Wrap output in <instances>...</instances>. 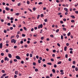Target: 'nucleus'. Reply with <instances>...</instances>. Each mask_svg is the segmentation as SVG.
Returning <instances> with one entry per match:
<instances>
[{"mask_svg": "<svg viewBox=\"0 0 78 78\" xmlns=\"http://www.w3.org/2000/svg\"><path fill=\"white\" fill-rule=\"evenodd\" d=\"M43 25L42 24H41V25H39L38 26V29H39L40 28H42Z\"/></svg>", "mask_w": 78, "mask_h": 78, "instance_id": "1", "label": "nucleus"}, {"mask_svg": "<svg viewBox=\"0 0 78 78\" xmlns=\"http://www.w3.org/2000/svg\"><path fill=\"white\" fill-rule=\"evenodd\" d=\"M11 43H13L14 42V44H15L16 42V41L14 40V39H12L11 40Z\"/></svg>", "mask_w": 78, "mask_h": 78, "instance_id": "2", "label": "nucleus"}, {"mask_svg": "<svg viewBox=\"0 0 78 78\" xmlns=\"http://www.w3.org/2000/svg\"><path fill=\"white\" fill-rule=\"evenodd\" d=\"M5 61H9V58H7V57H5L4 58Z\"/></svg>", "mask_w": 78, "mask_h": 78, "instance_id": "3", "label": "nucleus"}, {"mask_svg": "<svg viewBox=\"0 0 78 78\" xmlns=\"http://www.w3.org/2000/svg\"><path fill=\"white\" fill-rule=\"evenodd\" d=\"M16 59H20L21 58L20 57H19V56H16Z\"/></svg>", "mask_w": 78, "mask_h": 78, "instance_id": "4", "label": "nucleus"}, {"mask_svg": "<svg viewBox=\"0 0 78 78\" xmlns=\"http://www.w3.org/2000/svg\"><path fill=\"white\" fill-rule=\"evenodd\" d=\"M60 72H61L60 74L61 75H63L64 74V72H63V70H60Z\"/></svg>", "mask_w": 78, "mask_h": 78, "instance_id": "5", "label": "nucleus"}, {"mask_svg": "<svg viewBox=\"0 0 78 78\" xmlns=\"http://www.w3.org/2000/svg\"><path fill=\"white\" fill-rule=\"evenodd\" d=\"M8 56L9 58H12V55L10 54H8Z\"/></svg>", "mask_w": 78, "mask_h": 78, "instance_id": "6", "label": "nucleus"}, {"mask_svg": "<svg viewBox=\"0 0 78 78\" xmlns=\"http://www.w3.org/2000/svg\"><path fill=\"white\" fill-rule=\"evenodd\" d=\"M3 46V44L2 43L0 44V48H2V46Z\"/></svg>", "mask_w": 78, "mask_h": 78, "instance_id": "7", "label": "nucleus"}, {"mask_svg": "<svg viewBox=\"0 0 78 78\" xmlns=\"http://www.w3.org/2000/svg\"><path fill=\"white\" fill-rule=\"evenodd\" d=\"M64 10L66 11V12H68V9L67 8H64Z\"/></svg>", "mask_w": 78, "mask_h": 78, "instance_id": "8", "label": "nucleus"}, {"mask_svg": "<svg viewBox=\"0 0 78 78\" xmlns=\"http://www.w3.org/2000/svg\"><path fill=\"white\" fill-rule=\"evenodd\" d=\"M5 9H6L7 11H9V10H10V9L9 8L6 7Z\"/></svg>", "mask_w": 78, "mask_h": 78, "instance_id": "9", "label": "nucleus"}, {"mask_svg": "<svg viewBox=\"0 0 78 78\" xmlns=\"http://www.w3.org/2000/svg\"><path fill=\"white\" fill-rule=\"evenodd\" d=\"M48 20L47 19H45L44 20V21L45 22H47L48 21Z\"/></svg>", "mask_w": 78, "mask_h": 78, "instance_id": "10", "label": "nucleus"}, {"mask_svg": "<svg viewBox=\"0 0 78 78\" xmlns=\"http://www.w3.org/2000/svg\"><path fill=\"white\" fill-rule=\"evenodd\" d=\"M24 47H25V48H27V47H28V45L27 44H24Z\"/></svg>", "mask_w": 78, "mask_h": 78, "instance_id": "11", "label": "nucleus"}, {"mask_svg": "<svg viewBox=\"0 0 78 78\" xmlns=\"http://www.w3.org/2000/svg\"><path fill=\"white\" fill-rule=\"evenodd\" d=\"M18 73V71H16L15 72V74H16V75H17Z\"/></svg>", "mask_w": 78, "mask_h": 78, "instance_id": "12", "label": "nucleus"}, {"mask_svg": "<svg viewBox=\"0 0 78 78\" xmlns=\"http://www.w3.org/2000/svg\"><path fill=\"white\" fill-rule=\"evenodd\" d=\"M52 72H53V73H55V69H52Z\"/></svg>", "mask_w": 78, "mask_h": 78, "instance_id": "13", "label": "nucleus"}, {"mask_svg": "<svg viewBox=\"0 0 78 78\" xmlns=\"http://www.w3.org/2000/svg\"><path fill=\"white\" fill-rule=\"evenodd\" d=\"M24 30H25V31H27V28L25 27H23Z\"/></svg>", "mask_w": 78, "mask_h": 78, "instance_id": "14", "label": "nucleus"}, {"mask_svg": "<svg viewBox=\"0 0 78 78\" xmlns=\"http://www.w3.org/2000/svg\"><path fill=\"white\" fill-rule=\"evenodd\" d=\"M20 34V31H18L17 32V34Z\"/></svg>", "mask_w": 78, "mask_h": 78, "instance_id": "15", "label": "nucleus"}, {"mask_svg": "<svg viewBox=\"0 0 78 78\" xmlns=\"http://www.w3.org/2000/svg\"><path fill=\"white\" fill-rule=\"evenodd\" d=\"M16 37L18 39L19 37V35L18 34L16 35Z\"/></svg>", "mask_w": 78, "mask_h": 78, "instance_id": "16", "label": "nucleus"}, {"mask_svg": "<svg viewBox=\"0 0 78 78\" xmlns=\"http://www.w3.org/2000/svg\"><path fill=\"white\" fill-rule=\"evenodd\" d=\"M1 56H4V53L3 52L1 53Z\"/></svg>", "mask_w": 78, "mask_h": 78, "instance_id": "17", "label": "nucleus"}, {"mask_svg": "<svg viewBox=\"0 0 78 78\" xmlns=\"http://www.w3.org/2000/svg\"><path fill=\"white\" fill-rule=\"evenodd\" d=\"M39 17H40V15H38L37 17V19H39Z\"/></svg>", "mask_w": 78, "mask_h": 78, "instance_id": "18", "label": "nucleus"}, {"mask_svg": "<svg viewBox=\"0 0 78 78\" xmlns=\"http://www.w3.org/2000/svg\"><path fill=\"white\" fill-rule=\"evenodd\" d=\"M50 36L51 37H54V36L53 35L51 34L50 35Z\"/></svg>", "mask_w": 78, "mask_h": 78, "instance_id": "19", "label": "nucleus"}, {"mask_svg": "<svg viewBox=\"0 0 78 78\" xmlns=\"http://www.w3.org/2000/svg\"><path fill=\"white\" fill-rule=\"evenodd\" d=\"M40 16H41V17H44V16L43 14H41Z\"/></svg>", "mask_w": 78, "mask_h": 78, "instance_id": "20", "label": "nucleus"}, {"mask_svg": "<svg viewBox=\"0 0 78 78\" xmlns=\"http://www.w3.org/2000/svg\"><path fill=\"white\" fill-rule=\"evenodd\" d=\"M70 32H69L67 34V36H70Z\"/></svg>", "mask_w": 78, "mask_h": 78, "instance_id": "21", "label": "nucleus"}, {"mask_svg": "<svg viewBox=\"0 0 78 78\" xmlns=\"http://www.w3.org/2000/svg\"><path fill=\"white\" fill-rule=\"evenodd\" d=\"M5 51L6 52V53H8V52H9V50L8 49H6L5 50Z\"/></svg>", "mask_w": 78, "mask_h": 78, "instance_id": "22", "label": "nucleus"}, {"mask_svg": "<svg viewBox=\"0 0 78 78\" xmlns=\"http://www.w3.org/2000/svg\"><path fill=\"white\" fill-rule=\"evenodd\" d=\"M59 29H57L56 30L55 32L56 33H58V32H59Z\"/></svg>", "mask_w": 78, "mask_h": 78, "instance_id": "23", "label": "nucleus"}, {"mask_svg": "<svg viewBox=\"0 0 78 78\" xmlns=\"http://www.w3.org/2000/svg\"><path fill=\"white\" fill-rule=\"evenodd\" d=\"M54 67L55 68H56V67H57V66L55 64L54 65Z\"/></svg>", "mask_w": 78, "mask_h": 78, "instance_id": "24", "label": "nucleus"}, {"mask_svg": "<svg viewBox=\"0 0 78 78\" xmlns=\"http://www.w3.org/2000/svg\"><path fill=\"white\" fill-rule=\"evenodd\" d=\"M64 51H66V49H67V47H66V46L65 47H64Z\"/></svg>", "mask_w": 78, "mask_h": 78, "instance_id": "25", "label": "nucleus"}, {"mask_svg": "<svg viewBox=\"0 0 78 78\" xmlns=\"http://www.w3.org/2000/svg\"><path fill=\"white\" fill-rule=\"evenodd\" d=\"M47 64H48V65H51V63L48 62V63H47Z\"/></svg>", "mask_w": 78, "mask_h": 78, "instance_id": "26", "label": "nucleus"}, {"mask_svg": "<svg viewBox=\"0 0 78 78\" xmlns=\"http://www.w3.org/2000/svg\"><path fill=\"white\" fill-rule=\"evenodd\" d=\"M61 62L59 61V62H58L57 64H61Z\"/></svg>", "mask_w": 78, "mask_h": 78, "instance_id": "27", "label": "nucleus"}, {"mask_svg": "<svg viewBox=\"0 0 78 78\" xmlns=\"http://www.w3.org/2000/svg\"><path fill=\"white\" fill-rule=\"evenodd\" d=\"M71 22L72 23H73V22H75V20H72Z\"/></svg>", "mask_w": 78, "mask_h": 78, "instance_id": "28", "label": "nucleus"}, {"mask_svg": "<svg viewBox=\"0 0 78 78\" xmlns=\"http://www.w3.org/2000/svg\"><path fill=\"white\" fill-rule=\"evenodd\" d=\"M28 10H29V11H30V12H32V10H31V9H28Z\"/></svg>", "mask_w": 78, "mask_h": 78, "instance_id": "29", "label": "nucleus"}, {"mask_svg": "<svg viewBox=\"0 0 78 78\" xmlns=\"http://www.w3.org/2000/svg\"><path fill=\"white\" fill-rule=\"evenodd\" d=\"M5 10H3V14H5Z\"/></svg>", "mask_w": 78, "mask_h": 78, "instance_id": "30", "label": "nucleus"}, {"mask_svg": "<svg viewBox=\"0 0 78 78\" xmlns=\"http://www.w3.org/2000/svg\"><path fill=\"white\" fill-rule=\"evenodd\" d=\"M30 57L31 58V57H32V56H33V55H32V54H30Z\"/></svg>", "mask_w": 78, "mask_h": 78, "instance_id": "31", "label": "nucleus"}, {"mask_svg": "<svg viewBox=\"0 0 78 78\" xmlns=\"http://www.w3.org/2000/svg\"><path fill=\"white\" fill-rule=\"evenodd\" d=\"M75 70L76 71H77L78 70V68L76 67L75 68Z\"/></svg>", "mask_w": 78, "mask_h": 78, "instance_id": "32", "label": "nucleus"}, {"mask_svg": "<svg viewBox=\"0 0 78 78\" xmlns=\"http://www.w3.org/2000/svg\"><path fill=\"white\" fill-rule=\"evenodd\" d=\"M35 72H38V69H35Z\"/></svg>", "mask_w": 78, "mask_h": 78, "instance_id": "33", "label": "nucleus"}, {"mask_svg": "<svg viewBox=\"0 0 78 78\" xmlns=\"http://www.w3.org/2000/svg\"><path fill=\"white\" fill-rule=\"evenodd\" d=\"M38 63H41V60H40L39 59L38 60Z\"/></svg>", "mask_w": 78, "mask_h": 78, "instance_id": "34", "label": "nucleus"}, {"mask_svg": "<svg viewBox=\"0 0 78 78\" xmlns=\"http://www.w3.org/2000/svg\"><path fill=\"white\" fill-rule=\"evenodd\" d=\"M14 62H17V60L16 59H14Z\"/></svg>", "mask_w": 78, "mask_h": 78, "instance_id": "35", "label": "nucleus"}, {"mask_svg": "<svg viewBox=\"0 0 78 78\" xmlns=\"http://www.w3.org/2000/svg\"><path fill=\"white\" fill-rule=\"evenodd\" d=\"M72 68L73 69H75V66H72Z\"/></svg>", "mask_w": 78, "mask_h": 78, "instance_id": "36", "label": "nucleus"}, {"mask_svg": "<svg viewBox=\"0 0 78 78\" xmlns=\"http://www.w3.org/2000/svg\"><path fill=\"white\" fill-rule=\"evenodd\" d=\"M15 14H16V16H19V13H16Z\"/></svg>", "mask_w": 78, "mask_h": 78, "instance_id": "37", "label": "nucleus"}, {"mask_svg": "<svg viewBox=\"0 0 78 78\" xmlns=\"http://www.w3.org/2000/svg\"><path fill=\"white\" fill-rule=\"evenodd\" d=\"M22 36L23 37H25V34H22Z\"/></svg>", "mask_w": 78, "mask_h": 78, "instance_id": "38", "label": "nucleus"}, {"mask_svg": "<svg viewBox=\"0 0 78 78\" xmlns=\"http://www.w3.org/2000/svg\"><path fill=\"white\" fill-rule=\"evenodd\" d=\"M63 30L64 31H66V28H63Z\"/></svg>", "mask_w": 78, "mask_h": 78, "instance_id": "39", "label": "nucleus"}, {"mask_svg": "<svg viewBox=\"0 0 78 78\" xmlns=\"http://www.w3.org/2000/svg\"><path fill=\"white\" fill-rule=\"evenodd\" d=\"M7 25L8 26H10L11 25V24L10 23H7Z\"/></svg>", "mask_w": 78, "mask_h": 78, "instance_id": "40", "label": "nucleus"}, {"mask_svg": "<svg viewBox=\"0 0 78 78\" xmlns=\"http://www.w3.org/2000/svg\"><path fill=\"white\" fill-rule=\"evenodd\" d=\"M41 4H42V2H41L38 3V5H41Z\"/></svg>", "mask_w": 78, "mask_h": 78, "instance_id": "41", "label": "nucleus"}, {"mask_svg": "<svg viewBox=\"0 0 78 78\" xmlns=\"http://www.w3.org/2000/svg\"><path fill=\"white\" fill-rule=\"evenodd\" d=\"M66 46L68 47L69 46V44L68 43H67L66 44Z\"/></svg>", "mask_w": 78, "mask_h": 78, "instance_id": "42", "label": "nucleus"}, {"mask_svg": "<svg viewBox=\"0 0 78 78\" xmlns=\"http://www.w3.org/2000/svg\"><path fill=\"white\" fill-rule=\"evenodd\" d=\"M46 66H47V65H46L45 64L43 65V67H46Z\"/></svg>", "mask_w": 78, "mask_h": 78, "instance_id": "43", "label": "nucleus"}, {"mask_svg": "<svg viewBox=\"0 0 78 78\" xmlns=\"http://www.w3.org/2000/svg\"><path fill=\"white\" fill-rule=\"evenodd\" d=\"M1 62L2 63H3V62H4V60H2L1 61Z\"/></svg>", "mask_w": 78, "mask_h": 78, "instance_id": "44", "label": "nucleus"}, {"mask_svg": "<svg viewBox=\"0 0 78 78\" xmlns=\"http://www.w3.org/2000/svg\"><path fill=\"white\" fill-rule=\"evenodd\" d=\"M61 39H63V36L62 35L61 36Z\"/></svg>", "mask_w": 78, "mask_h": 78, "instance_id": "45", "label": "nucleus"}, {"mask_svg": "<svg viewBox=\"0 0 78 78\" xmlns=\"http://www.w3.org/2000/svg\"><path fill=\"white\" fill-rule=\"evenodd\" d=\"M6 75V74H4L2 76H5Z\"/></svg>", "mask_w": 78, "mask_h": 78, "instance_id": "46", "label": "nucleus"}, {"mask_svg": "<svg viewBox=\"0 0 78 78\" xmlns=\"http://www.w3.org/2000/svg\"><path fill=\"white\" fill-rule=\"evenodd\" d=\"M51 61H54V59H53V58H51Z\"/></svg>", "mask_w": 78, "mask_h": 78, "instance_id": "47", "label": "nucleus"}, {"mask_svg": "<svg viewBox=\"0 0 78 78\" xmlns=\"http://www.w3.org/2000/svg\"><path fill=\"white\" fill-rule=\"evenodd\" d=\"M67 56H68V55H67V54H66V55H65V58H67Z\"/></svg>", "mask_w": 78, "mask_h": 78, "instance_id": "48", "label": "nucleus"}, {"mask_svg": "<svg viewBox=\"0 0 78 78\" xmlns=\"http://www.w3.org/2000/svg\"><path fill=\"white\" fill-rule=\"evenodd\" d=\"M71 17L73 19H75V16H71Z\"/></svg>", "mask_w": 78, "mask_h": 78, "instance_id": "49", "label": "nucleus"}, {"mask_svg": "<svg viewBox=\"0 0 78 78\" xmlns=\"http://www.w3.org/2000/svg\"><path fill=\"white\" fill-rule=\"evenodd\" d=\"M66 18H64L63 20V21H64V22H66Z\"/></svg>", "mask_w": 78, "mask_h": 78, "instance_id": "50", "label": "nucleus"}, {"mask_svg": "<svg viewBox=\"0 0 78 78\" xmlns=\"http://www.w3.org/2000/svg\"><path fill=\"white\" fill-rule=\"evenodd\" d=\"M23 41H20V44H23Z\"/></svg>", "mask_w": 78, "mask_h": 78, "instance_id": "51", "label": "nucleus"}, {"mask_svg": "<svg viewBox=\"0 0 78 78\" xmlns=\"http://www.w3.org/2000/svg\"><path fill=\"white\" fill-rule=\"evenodd\" d=\"M27 4H28V5H29V4H30V2H29V1H27Z\"/></svg>", "mask_w": 78, "mask_h": 78, "instance_id": "52", "label": "nucleus"}, {"mask_svg": "<svg viewBox=\"0 0 78 78\" xmlns=\"http://www.w3.org/2000/svg\"><path fill=\"white\" fill-rule=\"evenodd\" d=\"M53 52V53H55V52H56V50H53L52 51Z\"/></svg>", "mask_w": 78, "mask_h": 78, "instance_id": "53", "label": "nucleus"}, {"mask_svg": "<svg viewBox=\"0 0 78 78\" xmlns=\"http://www.w3.org/2000/svg\"><path fill=\"white\" fill-rule=\"evenodd\" d=\"M33 65L34 66H36V63H35V62H33Z\"/></svg>", "mask_w": 78, "mask_h": 78, "instance_id": "54", "label": "nucleus"}, {"mask_svg": "<svg viewBox=\"0 0 78 78\" xmlns=\"http://www.w3.org/2000/svg\"><path fill=\"white\" fill-rule=\"evenodd\" d=\"M73 64H75V61H73Z\"/></svg>", "mask_w": 78, "mask_h": 78, "instance_id": "55", "label": "nucleus"}, {"mask_svg": "<svg viewBox=\"0 0 78 78\" xmlns=\"http://www.w3.org/2000/svg\"><path fill=\"white\" fill-rule=\"evenodd\" d=\"M10 30H12V29H13V27H11L10 28Z\"/></svg>", "mask_w": 78, "mask_h": 78, "instance_id": "56", "label": "nucleus"}, {"mask_svg": "<svg viewBox=\"0 0 78 78\" xmlns=\"http://www.w3.org/2000/svg\"><path fill=\"white\" fill-rule=\"evenodd\" d=\"M75 12L76 13V14H78V11H75Z\"/></svg>", "mask_w": 78, "mask_h": 78, "instance_id": "57", "label": "nucleus"}, {"mask_svg": "<svg viewBox=\"0 0 78 78\" xmlns=\"http://www.w3.org/2000/svg\"><path fill=\"white\" fill-rule=\"evenodd\" d=\"M71 60H72V59L70 58H69L68 59L69 61H71Z\"/></svg>", "mask_w": 78, "mask_h": 78, "instance_id": "58", "label": "nucleus"}, {"mask_svg": "<svg viewBox=\"0 0 78 78\" xmlns=\"http://www.w3.org/2000/svg\"><path fill=\"white\" fill-rule=\"evenodd\" d=\"M23 62H24L23 61H21V64H23Z\"/></svg>", "mask_w": 78, "mask_h": 78, "instance_id": "59", "label": "nucleus"}, {"mask_svg": "<svg viewBox=\"0 0 78 78\" xmlns=\"http://www.w3.org/2000/svg\"><path fill=\"white\" fill-rule=\"evenodd\" d=\"M26 56H29V53H27V54H26Z\"/></svg>", "mask_w": 78, "mask_h": 78, "instance_id": "60", "label": "nucleus"}, {"mask_svg": "<svg viewBox=\"0 0 78 78\" xmlns=\"http://www.w3.org/2000/svg\"><path fill=\"white\" fill-rule=\"evenodd\" d=\"M12 60H10V64H12Z\"/></svg>", "mask_w": 78, "mask_h": 78, "instance_id": "61", "label": "nucleus"}, {"mask_svg": "<svg viewBox=\"0 0 78 78\" xmlns=\"http://www.w3.org/2000/svg\"><path fill=\"white\" fill-rule=\"evenodd\" d=\"M20 3H19L18 4V6H20Z\"/></svg>", "mask_w": 78, "mask_h": 78, "instance_id": "62", "label": "nucleus"}, {"mask_svg": "<svg viewBox=\"0 0 78 78\" xmlns=\"http://www.w3.org/2000/svg\"><path fill=\"white\" fill-rule=\"evenodd\" d=\"M39 59H40V60H41V61L42 59V57H39Z\"/></svg>", "mask_w": 78, "mask_h": 78, "instance_id": "63", "label": "nucleus"}, {"mask_svg": "<svg viewBox=\"0 0 78 78\" xmlns=\"http://www.w3.org/2000/svg\"><path fill=\"white\" fill-rule=\"evenodd\" d=\"M10 20H13V18L12 17L11 18Z\"/></svg>", "mask_w": 78, "mask_h": 78, "instance_id": "64", "label": "nucleus"}]
</instances>
